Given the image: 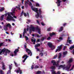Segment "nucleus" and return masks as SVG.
<instances>
[{
  "mask_svg": "<svg viewBox=\"0 0 74 74\" xmlns=\"http://www.w3.org/2000/svg\"><path fill=\"white\" fill-rule=\"evenodd\" d=\"M8 16L7 17L6 19L8 21H15V20L14 18L11 15L13 16L12 13L11 12H8Z\"/></svg>",
  "mask_w": 74,
  "mask_h": 74,
  "instance_id": "obj_1",
  "label": "nucleus"
},
{
  "mask_svg": "<svg viewBox=\"0 0 74 74\" xmlns=\"http://www.w3.org/2000/svg\"><path fill=\"white\" fill-rule=\"evenodd\" d=\"M31 9H32V11L36 12L37 13V14H36L35 16L36 18H39V13L38 12V8H33V6H32Z\"/></svg>",
  "mask_w": 74,
  "mask_h": 74,
  "instance_id": "obj_2",
  "label": "nucleus"
},
{
  "mask_svg": "<svg viewBox=\"0 0 74 74\" xmlns=\"http://www.w3.org/2000/svg\"><path fill=\"white\" fill-rule=\"evenodd\" d=\"M24 48L25 49H26V51L28 53V55H30V56H32V52L31 51V50L28 48H26L27 46L26 45H24Z\"/></svg>",
  "mask_w": 74,
  "mask_h": 74,
  "instance_id": "obj_3",
  "label": "nucleus"
},
{
  "mask_svg": "<svg viewBox=\"0 0 74 74\" xmlns=\"http://www.w3.org/2000/svg\"><path fill=\"white\" fill-rule=\"evenodd\" d=\"M71 64H69L68 65L65 67V68L66 70L68 71H71V70H73L74 67V65H73L71 69L70 70H69V69H70V67H71Z\"/></svg>",
  "mask_w": 74,
  "mask_h": 74,
  "instance_id": "obj_4",
  "label": "nucleus"
},
{
  "mask_svg": "<svg viewBox=\"0 0 74 74\" xmlns=\"http://www.w3.org/2000/svg\"><path fill=\"white\" fill-rule=\"evenodd\" d=\"M47 45L49 48H51V50H53L55 48V46L53 45L51 42H49L47 44Z\"/></svg>",
  "mask_w": 74,
  "mask_h": 74,
  "instance_id": "obj_5",
  "label": "nucleus"
},
{
  "mask_svg": "<svg viewBox=\"0 0 74 74\" xmlns=\"http://www.w3.org/2000/svg\"><path fill=\"white\" fill-rule=\"evenodd\" d=\"M28 56H27V55L26 54H25L23 56V58H25L24 59V60H23V63H25V60H26V59H27V58H28Z\"/></svg>",
  "mask_w": 74,
  "mask_h": 74,
  "instance_id": "obj_6",
  "label": "nucleus"
},
{
  "mask_svg": "<svg viewBox=\"0 0 74 74\" xmlns=\"http://www.w3.org/2000/svg\"><path fill=\"white\" fill-rule=\"evenodd\" d=\"M62 45H61L59 47V46L58 47V49L56 51V52H57L58 51L59 52V51H60L61 49H62Z\"/></svg>",
  "mask_w": 74,
  "mask_h": 74,
  "instance_id": "obj_7",
  "label": "nucleus"
},
{
  "mask_svg": "<svg viewBox=\"0 0 74 74\" xmlns=\"http://www.w3.org/2000/svg\"><path fill=\"white\" fill-rule=\"evenodd\" d=\"M18 70L17 71H15V72L17 73H19L20 72V74H21L22 73V70H21V69H20V68H18Z\"/></svg>",
  "mask_w": 74,
  "mask_h": 74,
  "instance_id": "obj_8",
  "label": "nucleus"
},
{
  "mask_svg": "<svg viewBox=\"0 0 74 74\" xmlns=\"http://www.w3.org/2000/svg\"><path fill=\"white\" fill-rule=\"evenodd\" d=\"M1 63L2 65V69L4 70V69H5V65L4 64V62L2 61L1 62Z\"/></svg>",
  "mask_w": 74,
  "mask_h": 74,
  "instance_id": "obj_9",
  "label": "nucleus"
},
{
  "mask_svg": "<svg viewBox=\"0 0 74 74\" xmlns=\"http://www.w3.org/2000/svg\"><path fill=\"white\" fill-rule=\"evenodd\" d=\"M62 2V1H60V0H57V2H56V3L58 4L57 6L58 7H59L60 5V3Z\"/></svg>",
  "mask_w": 74,
  "mask_h": 74,
  "instance_id": "obj_10",
  "label": "nucleus"
},
{
  "mask_svg": "<svg viewBox=\"0 0 74 74\" xmlns=\"http://www.w3.org/2000/svg\"><path fill=\"white\" fill-rule=\"evenodd\" d=\"M35 29L36 30H38V33L39 34H41V31H40L41 30L40 29L38 28V27H37Z\"/></svg>",
  "mask_w": 74,
  "mask_h": 74,
  "instance_id": "obj_11",
  "label": "nucleus"
},
{
  "mask_svg": "<svg viewBox=\"0 0 74 74\" xmlns=\"http://www.w3.org/2000/svg\"><path fill=\"white\" fill-rule=\"evenodd\" d=\"M10 50H8V49H6V51L5 52V53L4 54V55H5V56L7 55V53H8H8H10Z\"/></svg>",
  "mask_w": 74,
  "mask_h": 74,
  "instance_id": "obj_12",
  "label": "nucleus"
},
{
  "mask_svg": "<svg viewBox=\"0 0 74 74\" xmlns=\"http://www.w3.org/2000/svg\"><path fill=\"white\" fill-rule=\"evenodd\" d=\"M19 52V49H17L15 50L14 51V53L15 55H16L17 53L16 52Z\"/></svg>",
  "mask_w": 74,
  "mask_h": 74,
  "instance_id": "obj_13",
  "label": "nucleus"
},
{
  "mask_svg": "<svg viewBox=\"0 0 74 74\" xmlns=\"http://www.w3.org/2000/svg\"><path fill=\"white\" fill-rule=\"evenodd\" d=\"M29 28L33 32H34L35 31V28L34 27H30Z\"/></svg>",
  "mask_w": 74,
  "mask_h": 74,
  "instance_id": "obj_14",
  "label": "nucleus"
},
{
  "mask_svg": "<svg viewBox=\"0 0 74 74\" xmlns=\"http://www.w3.org/2000/svg\"><path fill=\"white\" fill-rule=\"evenodd\" d=\"M6 49L5 48H4L3 49H2V50H1V51L2 53H4V52H5H5L6 51Z\"/></svg>",
  "mask_w": 74,
  "mask_h": 74,
  "instance_id": "obj_15",
  "label": "nucleus"
},
{
  "mask_svg": "<svg viewBox=\"0 0 74 74\" xmlns=\"http://www.w3.org/2000/svg\"><path fill=\"white\" fill-rule=\"evenodd\" d=\"M51 63L53 64V66H56V62L54 60L51 61Z\"/></svg>",
  "mask_w": 74,
  "mask_h": 74,
  "instance_id": "obj_16",
  "label": "nucleus"
},
{
  "mask_svg": "<svg viewBox=\"0 0 74 74\" xmlns=\"http://www.w3.org/2000/svg\"><path fill=\"white\" fill-rule=\"evenodd\" d=\"M60 62V60L57 61V64L56 63V66L57 67H59V63Z\"/></svg>",
  "mask_w": 74,
  "mask_h": 74,
  "instance_id": "obj_17",
  "label": "nucleus"
},
{
  "mask_svg": "<svg viewBox=\"0 0 74 74\" xmlns=\"http://www.w3.org/2000/svg\"><path fill=\"white\" fill-rule=\"evenodd\" d=\"M38 12H39V15H41L42 14V11L41 10V9H39V10H38Z\"/></svg>",
  "mask_w": 74,
  "mask_h": 74,
  "instance_id": "obj_18",
  "label": "nucleus"
},
{
  "mask_svg": "<svg viewBox=\"0 0 74 74\" xmlns=\"http://www.w3.org/2000/svg\"><path fill=\"white\" fill-rule=\"evenodd\" d=\"M6 27H9L10 29H11V25L10 24H8L7 25H6Z\"/></svg>",
  "mask_w": 74,
  "mask_h": 74,
  "instance_id": "obj_19",
  "label": "nucleus"
},
{
  "mask_svg": "<svg viewBox=\"0 0 74 74\" xmlns=\"http://www.w3.org/2000/svg\"><path fill=\"white\" fill-rule=\"evenodd\" d=\"M73 58H71L69 59V61H68V63H71V62H73Z\"/></svg>",
  "mask_w": 74,
  "mask_h": 74,
  "instance_id": "obj_20",
  "label": "nucleus"
},
{
  "mask_svg": "<svg viewBox=\"0 0 74 74\" xmlns=\"http://www.w3.org/2000/svg\"><path fill=\"white\" fill-rule=\"evenodd\" d=\"M55 34L54 32H52V33L50 34V36L51 37H52L53 36H55Z\"/></svg>",
  "mask_w": 74,
  "mask_h": 74,
  "instance_id": "obj_21",
  "label": "nucleus"
},
{
  "mask_svg": "<svg viewBox=\"0 0 74 74\" xmlns=\"http://www.w3.org/2000/svg\"><path fill=\"white\" fill-rule=\"evenodd\" d=\"M4 15H2L1 16L0 19L1 21H3V19H4Z\"/></svg>",
  "mask_w": 74,
  "mask_h": 74,
  "instance_id": "obj_22",
  "label": "nucleus"
},
{
  "mask_svg": "<svg viewBox=\"0 0 74 74\" xmlns=\"http://www.w3.org/2000/svg\"><path fill=\"white\" fill-rule=\"evenodd\" d=\"M4 15H2L1 16L0 19L1 21H3V19H4Z\"/></svg>",
  "mask_w": 74,
  "mask_h": 74,
  "instance_id": "obj_23",
  "label": "nucleus"
},
{
  "mask_svg": "<svg viewBox=\"0 0 74 74\" xmlns=\"http://www.w3.org/2000/svg\"><path fill=\"white\" fill-rule=\"evenodd\" d=\"M4 29L5 31H7V30H8V27H6V26H4Z\"/></svg>",
  "mask_w": 74,
  "mask_h": 74,
  "instance_id": "obj_24",
  "label": "nucleus"
},
{
  "mask_svg": "<svg viewBox=\"0 0 74 74\" xmlns=\"http://www.w3.org/2000/svg\"><path fill=\"white\" fill-rule=\"evenodd\" d=\"M63 30V27H61L60 28V30H59V32H62V30Z\"/></svg>",
  "mask_w": 74,
  "mask_h": 74,
  "instance_id": "obj_25",
  "label": "nucleus"
},
{
  "mask_svg": "<svg viewBox=\"0 0 74 74\" xmlns=\"http://www.w3.org/2000/svg\"><path fill=\"white\" fill-rule=\"evenodd\" d=\"M36 39L34 40L33 39H31V41L32 42H34L33 44H35V43H36Z\"/></svg>",
  "mask_w": 74,
  "mask_h": 74,
  "instance_id": "obj_26",
  "label": "nucleus"
},
{
  "mask_svg": "<svg viewBox=\"0 0 74 74\" xmlns=\"http://www.w3.org/2000/svg\"><path fill=\"white\" fill-rule=\"evenodd\" d=\"M4 10V7H3L0 9V12H3V11Z\"/></svg>",
  "mask_w": 74,
  "mask_h": 74,
  "instance_id": "obj_27",
  "label": "nucleus"
},
{
  "mask_svg": "<svg viewBox=\"0 0 74 74\" xmlns=\"http://www.w3.org/2000/svg\"><path fill=\"white\" fill-rule=\"evenodd\" d=\"M61 56H62V53H59V55L58 56V59H60Z\"/></svg>",
  "mask_w": 74,
  "mask_h": 74,
  "instance_id": "obj_28",
  "label": "nucleus"
},
{
  "mask_svg": "<svg viewBox=\"0 0 74 74\" xmlns=\"http://www.w3.org/2000/svg\"><path fill=\"white\" fill-rule=\"evenodd\" d=\"M67 54V51H64L63 52V55H66Z\"/></svg>",
  "mask_w": 74,
  "mask_h": 74,
  "instance_id": "obj_29",
  "label": "nucleus"
},
{
  "mask_svg": "<svg viewBox=\"0 0 74 74\" xmlns=\"http://www.w3.org/2000/svg\"><path fill=\"white\" fill-rule=\"evenodd\" d=\"M51 69H52V70H53V69H55V66H52L51 67Z\"/></svg>",
  "mask_w": 74,
  "mask_h": 74,
  "instance_id": "obj_30",
  "label": "nucleus"
},
{
  "mask_svg": "<svg viewBox=\"0 0 74 74\" xmlns=\"http://www.w3.org/2000/svg\"><path fill=\"white\" fill-rule=\"evenodd\" d=\"M40 44H38L37 45H35V47H40Z\"/></svg>",
  "mask_w": 74,
  "mask_h": 74,
  "instance_id": "obj_31",
  "label": "nucleus"
},
{
  "mask_svg": "<svg viewBox=\"0 0 74 74\" xmlns=\"http://www.w3.org/2000/svg\"><path fill=\"white\" fill-rule=\"evenodd\" d=\"M47 31H48V32H50V31H51V27H49L48 28H47Z\"/></svg>",
  "mask_w": 74,
  "mask_h": 74,
  "instance_id": "obj_32",
  "label": "nucleus"
},
{
  "mask_svg": "<svg viewBox=\"0 0 74 74\" xmlns=\"http://www.w3.org/2000/svg\"><path fill=\"white\" fill-rule=\"evenodd\" d=\"M40 55L41 56H43L44 54L42 52H40L39 53Z\"/></svg>",
  "mask_w": 74,
  "mask_h": 74,
  "instance_id": "obj_33",
  "label": "nucleus"
},
{
  "mask_svg": "<svg viewBox=\"0 0 74 74\" xmlns=\"http://www.w3.org/2000/svg\"><path fill=\"white\" fill-rule=\"evenodd\" d=\"M25 38H26V39H25L26 41H27L28 40H29V38H28V37H27V36H25Z\"/></svg>",
  "mask_w": 74,
  "mask_h": 74,
  "instance_id": "obj_34",
  "label": "nucleus"
},
{
  "mask_svg": "<svg viewBox=\"0 0 74 74\" xmlns=\"http://www.w3.org/2000/svg\"><path fill=\"white\" fill-rule=\"evenodd\" d=\"M29 4L30 7H31V8H32V7H33V6H32V2H30L29 3Z\"/></svg>",
  "mask_w": 74,
  "mask_h": 74,
  "instance_id": "obj_35",
  "label": "nucleus"
},
{
  "mask_svg": "<svg viewBox=\"0 0 74 74\" xmlns=\"http://www.w3.org/2000/svg\"><path fill=\"white\" fill-rule=\"evenodd\" d=\"M41 73V71H37L36 73L37 74H40Z\"/></svg>",
  "mask_w": 74,
  "mask_h": 74,
  "instance_id": "obj_36",
  "label": "nucleus"
},
{
  "mask_svg": "<svg viewBox=\"0 0 74 74\" xmlns=\"http://www.w3.org/2000/svg\"><path fill=\"white\" fill-rule=\"evenodd\" d=\"M38 68H39V66H38V65L35 66V67L34 68L35 69H38Z\"/></svg>",
  "mask_w": 74,
  "mask_h": 74,
  "instance_id": "obj_37",
  "label": "nucleus"
},
{
  "mask_svg": "<svg viewBox=\"0 0 74 74\" xmlns=\"http://www.w3.org/2000/svg\"><path fill=\"white\" fill-rule=\"evenodd\" d=\"M3 44H4L3 42L0 43V48L3 45Z\"/></svg>",
  "mask_w": 74,
  "mask_h": 74,
  "instance_id": "obj_38",
  "label": "nucleus"
},
{
  "mask_svg": "<svg viewBox=\"0 0 74 74\" xmlns=\"http://www.w3.org/2000/svg\"><path fill=\"white\" fill-rule=\"evenodd\" d=\"M14 63L15 65L16 66L18 67V64H17V63H16V62H15V61H14Z\"/></svg>",
  "mask_w": 74,
  "mask_h": 74,
  "instance_id": "obj_39",
  "label": "nucleus"
},
{
  "mask_svg": "<svg viewBox=\"0 0 74 74\" xmlns=\"http://www.w3.org/2000/svg\"><path fill=\"white\" fill-rule=\"evenodd\" d=\"M58 67H62V68H64V66L62 65H61L60 66H59Z\"/></svg>",
  "mask_w": 74,
  "mask_h": 74,
  "instance_id": "obj_40",
  "label": "nucleus"
},
{
  "mask_svg": "<svg viewBox=\"0 0 74 74\" xmlns=\"http://www.w3.org/2000/svg\"><path fill=\"white\" fill-rule=\"evenodd\" d=\"M73 48H74V46H72L69 48L71 50L73 49Z\"/></svg>",
  "mask_w": 74,
  "mask_h": 74,
  "instance_id": "obj_41",
  "label": "nucleus"
},
{
  "mask_svg": "<svg viewBox=\"0 0 74 74\" xmlns=\"http://www.w3.org/2000/svg\"><path fill=\"white\" fill-rule=\"evenodd\" d=\"M0 73L1 74H4V73H3V71L2 70H0Z\"/></svg>",
  "mask_w": 74,
  "mask_h": 74,
  "instance_id": "obj_42",
  "label": "nucleus"
},
{
  "mask_svg": "<svg viewBox=\"0 0 74 74\" xmlns=\"http://www.w3.org/2000/svg\"><path fill=\"white\" fill-rule=\"evenodd\" d=\"M36 7H40V5L38 3H36Z\"/></svg>",
  "mask_w": 74,
  "mask_h": 74,
  "instance_id": "obj_43",
  "label": "nucleus"
},
{
  "mask_svg": "<svg viewBox=\"0 0 74 74\" xmlns=\"http://www.w3.org/2000/svg\"><path fill=\"white\" fill-rule=\"evenodd\" d=\"M15 12H14L13 11H12V12H11L12 13V14L13 15V16H14V15H15Z\"/></svg>",
  "mask_w": 74,
  "mask_h": 74,
  "instance_id": "obj_44",
  "label": "nucleus"
},
{
  "mask_svg": "<svg viewBox=\"0 0 74 74\" xmlns=\"http://www.w3.org/2000/svg\"><path fill=\"white\" fill-rule=\"evenodd\" d=\"M57 57H58V55L56 54L54 56L53 59H56Z\"/></svg>",
  "mask_w": 74,
  "mask_h": 74,
  "instance_id": "obj_45",
  "label": "nucleus"
},
{
  "mask_svg": "<svg viewBox=\"0 0 74 74\" xmlns=\"http://www.w3.org/2000/svg\"><path fill=\"white\" fill-rule=\"evenodd\" d=\"M9 69L10 70H11L12 69V66L11 65H9Z\"/></svg>",
  "mask_w": 74,
  "mask_h": 74,
  "instance_id": "obj_46",
  "label": "nucleus"
},
{
  "mask_svg": "<svg viewBox=\"0 0 74 74\" xmlns=\"http://www.w3.org/2000/svg\"><path fill=\"white\" fill-rule=\"evenodd\" d=\"M51 39V37H49L47 39V40H50Z\"/></svg>",
  "mask_w": 74,
  "mask_h": 74,
  "instance_id": "obj_47",
  "label": "nucleus"
},
{
  "mask_svg": "<svg viewBox=\"0 0 74 74\" xmlns=\"http://www.w3.org/2000/svg\"><path fill=\"white\" fill-rule=\"evenodd\" d=\"M29 34H31V33H32V31L29 28Z\"/></svg>",
  "mask_w": 74,
  "mask_h": 74,
  "instance_id": "obj_48",
  "label": "nucleus"
},
{
  "mask_svg": "<svg viewBox=\"0 0 74 74\" xmlns=\"http://www.w3.org/2000/svg\"><path fill=\"white\" fill-rule=\"evenodd\" d=\"M41 24L42 26H45V24L44 23L42 22L41 23Z\"/></svg>",
  "mask_w": 74,
  "mask_h": 74,
  "instance_id": "obj_49",
  "label": "nucleus"
},
{
  "mask_svg": "<svg viewBox=\"0 0 74 74\" xmlns=\"http://www.w3.org/2000/svg\"><path fill=\"white\" fill-rule=\"evenodd\" d=\"M34 69V65H32L31 66V69L32 70H33Z\"/></svg>",
  "mask_w": 74,
  "mask_h": 74,
  "instance_id": "obj_50",
  "label": "nucleus"
},
{
  "mask_svg": "<svg viewBox=\"0 0 74 74\" xmlns=\"http://www.w3.org/2000/svg\"><path fill=\"white\" fill-rule=\"evenodd\" d=\"M45 40V38L44 37H42V41H44Z\"/></svg>",
  "mask_w": 74,
  "mask_h": 74,
  "instance_id": "obj_51",
  "label": "nucleus"
},
{
  "mask_svg": "<svg viewBox=\"0 0 74 74\" xmlns=\"http://www.w3.org/2000/svg\"><path fill=\"white\" fill-rule=\"evenodd\" d=\"M67 25V23H64L63 24V26H66Z\"/></svg>",
  "mask_w": 74,
  "mask_h": 74,
  "instance_id": "obj_52",
  "label": "nucleus"
},
{
  "mask_svg": "<svg viewBox=\"0 0 74 74\" xmlns=\"http://www.w3.org/2000/svg\"><path fill=\"white\" fill-rule=\"evenodd\" d=\"M27 32H26V29H24V33H26Z\"/></svg>",
  "mask_w": 74,
  "mask_h": 74,
  "instance_id": "obj_53",
  "label": "nucleus"
},
{
  "mask_svg": "<svg viewBox=\"0 0 74 74\" xmlns=\"http://www.w3.org/2000/svg\"><path fill=\"white\" fill-rule=\"evenodd\" d=\"M28 3V2L27 1H25V4H26Z\"/></svg>",
  "mask_w": 74,
  "mask_h": 74,
  "instance_id": "obj_54",
  "label": "nucleus"
},
{
  "mask_svg": "<svg viewBox=\"0 0 74 74\" xmlns=\"http://www.w3.org/2000/svg\"><path fill=\"white\" fill-rule=\"evenodd\" d=\"M59 39L60 40H63V38H62V37H60L59 38Z\"/></svg>",
  "mask_w": 74,
  "mask_h": 74,
  "instance_id": "obj_55",
  "label": "nucleus"
},
{
  "mask_svg": "<svg viewBox=\"0 0 74 74\" xmlns=\"http://www.w3.org/2000/svg\"><path fill=\"white\" fill-rule=\"evenodd\" d=\"M17 9L19 10H21V8H20V6H19L18 7Z\"/></svg>",
  "mask_w": 74,
  "mask_h": 74,
  "instance_id": "obj_56",
  "label": "nucleus"
},
{
  "mask_svg": "<svg viewBox=\"0 0 74 74\" xmlns=\"http://www.w3.org/2000/svg\"><path fill=\"white\" fill-rule=\"evenodd\" d=\"M37 37H38V38H40V35L38 34L37 35Z\"/></svg>",
  "mask_w": 74,
  "mask_h": 74,
  "instance_id": "obj_57",
  "label": "nucleus"
},
{
  "mask_svg": "<svg viewBox=\"0 0 74 74\" xmlns=\"http://www.w3.org/2000/svg\"><path fill=\"white\" fill-rule=\"evenodd\" d=\"M71 40H69V44H71Z\"/></svg>",
  "mask_w": 74,
  "mask_h": 74,
  "instance_id": "obj_58",
  "label": "nucleus"
},
{
  "mask_svg": "<svg viewBox=\"0 0 74 74\" xmlns=\"http://www.w3.org/2000/svg\"><path fill=\"white\" fill-rule=\"evenodd\" d=\"M36 49L38 51H40V49H38V48H36Z\"/></svg>",
  "mask_w": 74,
  "mask_h": 74,
  "instance_id": "obj_59",
  "label": "nucleus"
},
{
  "mask_svg": "<svg viewBox=\"0 0 74 74\" xmlns=\"http://www.w3.org/2000/svg\"><path fill=\"white\" fill-rule=\"evenodd\" d=\"M25 32H23V37H25Z\"/></svg>",
  "mask_w": 74,
  "mask_h": 74,
  "instance_id": "obj_60",
  "label": "nucleus"
},
{
  "mask_svg": "<svg viewBox=\"0 0 74 74\" xmlns=\"http://www.w3.org/2000/svg\"><path fill=\"white\" fill-rule=\"evenodd\" d=\"M24 15L25 16H27V14H26L25 13H24Z\"/></svg>",
  "mask_w": 74,
  "mask_h": 74,
  "instance_id": "obj_61",
  "label": "nucleus"
},
{
  "mask_svg": "<svg viewBox=\"0 0 74 74\" xmlns=\"http://www.w3.org/2000/svg\"><path fill=\"white\" fill-rule=\"evenodd\" d=\"M36 21L37 23H38V24H40V23H39V21H38V20H36Z\"/></svg>",
  "mask_w": 74,
  "mask_h": 74,
  "instance_id": "obj_62",
  "label": "nucleus"
},
{
  "mask_svg": "<svg viewBox=\"0 0 74 74\" xmlns=\"http://www.w3.org/2000/svg\"><path fill=\"white\" fill-rule=\"evenodd\" d=\"M25 5L26 8H27V7H28V6L27 5V4H25Z\"/></svg>",
  "mask_w": 74,
  "mask_h": 74,
  "instance_id": "obj_63",
  "label": "nucleus"
},
{
  "mask_svg": "<svg viewBox=\"0 0 74 74\" xmlns=\"http://www.w3.org/2000/svg\"><path fill=\"white\" fill-rule=\"evenodd\" d=\"M20 38H22V34L20 35Z\"/></svg>",
  "mask_w": 74,
  "mask_h": 74,
  "instance_id": "obj_64",
  "label": "nucleus"
}]
</instances>
